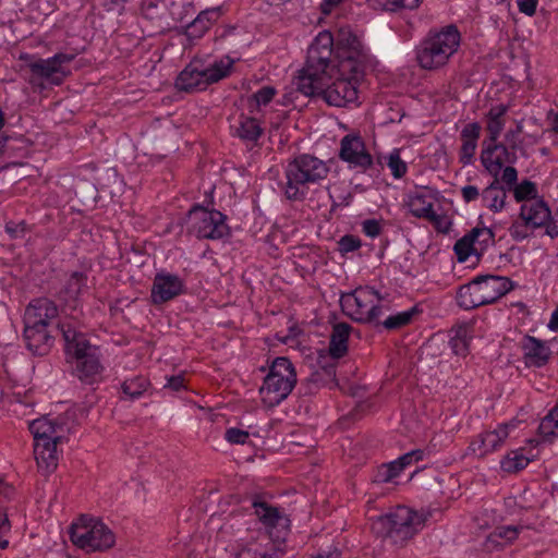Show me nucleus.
<instances>
[{"label":"nucleus","instance_id":"f257e3e1","mask_svg":"<svg viewBox=\"0 0 558 558\" xmlns=\"http://www.w3.org/2000/svg\"><path fill=\"white\" fill-rule=\"evenodd\" d=\"M69 293L68 287H64L57 296L59 304L49 299L40 298L32 301L26 307L23 319V338L27 349L34 354H47L53 344L56 337L53 332H56L62 335L65 361H70L69 330H65L59 322L56 323L54 330L49 329V326L57 319L59 311L63 312L65 310Z\"/></svg>","mask_w":558,"mask_h":558},{"label":"nucleus","instance_id":"f03ea898","mask_svg":"<svg viewBox=\"0 0 558 558\" xmlns=\"http://www.w3.org/2000/svg\"><path fill=\"white\" fill-rule=\"evenodd\" d=\"M330 172L327 161L313 154L301 153L288 159L283 166L280 189L290 202H303L310 189L322 185Z\"/></svg>","mask_w":558,"mask_h":558},{"label":"nucleus","instance_id":"7ed1b4c3","mask_svg":"<svg viewBox=\"0 0 558 558\" xmlns=\"http://www.w3.org/2000/svg\"><path fill=\"white\" fill-rule=\"evenodd\" d=\"M333 35L328 31L320 32L307 49L304 66L298 72L293 84L302 94H312V82L335 72Z\"/></svg>","mask_w":558,"mask_h":558},{"label":"nucleus","instance_id":"20e7f679","mask_svg":"<svg viewBox=\"0 0 558 558\" xmlns=\"http://www.w3.org/2000/svg\"><path fill=\"white\" fill-rule=\"evenodd\" d=\"M460 43L461 34L453 24L430 29L415 48L416 61L424 70H438L458 51Z\"/></svg>","mask_w":558,"mask_h":558},{"label":"nucleus","instance_id":"39448f33","mask_svg":"<svg viewBox=\"0 0 558 558\" xmlns=\"http://www.w3.org/2000/svg\"><path fill=\"white\" fill-rule=\"evenodd\" d=\"M424 525V518L405 506L378 517L372 524L373 532L395 546H403Z\"/></svg>","mask_w":558,"mask_h":558},{"label":"nucleus","instance_id":"423d86ee","mask_svg":"<svg viewBox=\"0 0 558 558\" xmlns=\"http://www.w3.org/2000/svg\"><path fill=\"white\" fill-rule=\"evenodd\" d=\"M232 64L233 61L229 58L214 61L194 58L179 73L175 87L185 93L205 90L209 85L229 76Z\"/></svg>","mask_w":558,"mask_h":558},{"label":"nucleus","instance_id":"0eeeda50","mask_svg":"<svg viewBox=\"0 0 558 558\" xmlns=\"http://www.w3.org/2000/svg\"><path fill=\"white\" fill-rule=\"evenodd\" d=\"M512 288L513 282L507 277L480 275L459 288L457 303L461 308L473 310L496 302Z\"/></svg>","mask_w":558,"mask_h":558},{"label":"nucleus","instance_id":"6e6552de","mask_svg":"<svg viewBox=\"0 0 558 558\" xmlns=\"http://www.w3.org/2000/svg\"><path fill=\"white\" fill-rule=\"evenodd\" d=\"M296 381L295 367L290 359L275 357L268 365V373L258 390L263 404L267 408L279 405L292 392Z\"/></svg>","mask_w":558,"mask_h":558},{"label":"nucleus","instance_id":"1a4fd4ad","mask_svg":"<svg viewBox=\"0 0 558 558\" xmlns=\"http://www.w3.org/2000/svg\"><path fill=\"white\" fill-rule=\"evenodd\" d=\"M332 73L312 82L313 93L306 97H322L329 106L344 107L357 99V84L363 77H353L351 73H341L337 68Z\"/></svg>","mask_w":558,"mask_h":558},{"label":"nucleus","instance_id":"9d476101","mask_svg":"<svg viewBox=\"0 0 558 558\" xmlns=\"http://www.w3.org/2000/svg\"><path fill=\"white\" fill-rule=\"evenodd\" d=\"M383 296L372 287H357L341 295L340 304L343 312L353 320L364 324L379 325L383 313Z\"/></svg>","mask_w":558,"mask_h":558},{"label":"nucleus","instance_id":"9b49d317","mask_svg":"<svg viewBox=\"0 0 558 558\" xmlns=\"http://www.w3.org/2000/svg\"><path fill=\"white\" fill-rule=\"evenodd\" d=\"M100 348L89 337L72 329V359L78 379L85 384L96 383L104 371Z\"/></svg>","mask_w":558,"mask_h":558},{"label":"nucleus","instance_id":"f8f14e48","mask_svg":"<svg viewBox=\"0 0 558 558\" xmlns=\"http://www.w3.org/2000/svg\"><path fill=\"white\" fill-rule=\"evenodd\" d=\"M337 68L341 73H351L353 77H363L366 68V54L359 37L350 26H342L333 36Z\"/></svg>","mask_w":558,"mask_h":558},{"label":"nucleus","instance_id":"ddd939ff","mask_svg":"<svg viewBox=\"0 0 558 558\" xmlns=\"http://www.w3.org/2000/svg\"><path fill=\"white\" fill-rule=\"evenodd\" d=\"M72 544L86 553L104 551L116 544V536L102 522L82 514L72 522Z\"/></svg>","mask_w":558,"mask_h":558},{"label":"nucleus","instance_id":"4468645a","mask_svg":"<svg viewBox=\"0 0 558 558\" xmlns=\"http://www.w3.org/2000/svg\"><path fill=\"white\" fill-rule=\"evenodd\" d=\"M191 230L198 239L222 240L230 235L227 216L216 209H207L198 204L189 210Z\"/></svg>","mask_w":558,"mask_h":558},{"label":"nucleus","instance_id":"2eb2a0df","mask_svg":"<svg viewBox=\"0 0 558 558\" xmlns=\"http://www.w3.org/2000/svg\"><path fill=\"white\" fill-rule=\"evenodd\" d=\"M70 62V56L57 53L48 59L31 60L27 64L29 69V83L32 85L46 88L50 85H60L65 80L69 70L65 64Z\"/></svg>","mask_w":558,"mask_h":558},{"label":"nucleus","instance_id":"dca6fc26","mask_svg":"<svg viewBox=\"0 0 558 558\" xmlns=\"http://www.w3.org/2000/svg\"><path fill=\"white\" fill-rule=\"evenodd\" d=\"M253 508L256 517L267 529V533L262 536L283 546L289 533L290 520L278 508L265 501H254Z\"/></svg>","mask_w":558,"mask_h":558},{"label":"nucleus","instance_id":"f3484780","mask_svg":"<svg viewBox=\"0 0 558 558\" xmlns=\"http://www.w3.org/2000/svg\"><path fill=\"white\" fill-rule=\"evenodd\" d=\"M518 157L515 151L510 150L505 144L498 142H483L481 162L493 178H499L506 165L515 163Z\"/></svg>","mask_w":558,"mask_h":558},{"label":"nucleus","instance_id":"a211bd4d","mask_svg":"<svg viewBox=\"0 0 558 558\" xmlns=\"http://www.w3.org/2000/svg\"><path fill=\"white\" fill-rule=\"evenodd\" d=\"M339 158L353 168L363 171L373 166V157L366 150L363 138L357 134H347L340 141Z\"/></svg>","mask_w":558,"mask_h":558},{"label":"nucleus","instance_id":"6ab92c4d","mask_svg":"<svg viewBox=\"0 0 558 558\" xmlns=\"http://www.w3.org/2000/svg\"><path fill=\"white\" fill-rule=\"evenodd\" d=\"M184 288V281L178 275L166 271L158 272L150 290L151 302L156 305L169 302L181 295Z\"/></svg>","mask_w":558,"mask_h":558},{"label":"nucleus","instance_id":"aec40b11","mask_svg":"<svg viewBox=\"0 0 558 558\" xmlns=\"http://www.w3.org/2000/svg\"><path fill=\"white\" fill-rule=\"evenodd\" d=\"M284 554V546L270 542L268 537L259 536L255 541L241 544L234 558H282Z\"/></svg>","mask_w":558,"mask_h":558},{"label":"nucleus","instance_id":"412c9836","mask_svg":"<svg viewBox=\"0 0 558 558\" xmlns=\"http://www.w3.org/2000/svg\"><path fill=\"white\" fill-rule=\"evenodd\" d=\"M525 365L542 367L549 361L551 351L546 343L535 337L525 336L522 341Z\"/></svg>","mask_w":558,"mask_h":558},{"label":"nucleus","instance_id":"4be33fe9","mask_svg":"<svg viewBox=\"0 0 558 558\" xmlns=\"http://www.w3.org/2000/svg\"><path fill=\"white\" fill-rule=\"evenodd\" d=\"M481 131L482 126L478 122L468 123L463 126L460 134L462 145L459 153V160L463 166L472 163Z\"/></svg>","mask_w":558,"mask_h":558},{"label":"nucleus","instance_id":"5701e85b","mask_svg":"<svg viewBox=\"0 0 558 558\" xmlns=\"http://www.w3.org/2000/svg\"><path fill=\"white\" fill-rule=\"evenodd\" d=\"M550 214V208L543 198H538L530 204L525 203L520 208V218L526 225H531L532 229H538L546 225Z\"/></svg>","mask_w":558,"mask_h":558},{"label":"nucleus","instance_id":"b1692460","mask_svg":"<svg viewBox=\"0 0 558 558\" xmlns=\"http://www.w3.org/2000/svg\"><path fill=\"white\" fill-rule=\"evenodd\" d=\"M62 439L54 436V440L34 442V454L39 468L52 472L58 464L57 444Z\"/></svg>","mask_w":558,"mask_h":558},{"label":"nucleus","instance_id":"393cba45","mask_svg":"<svg viewBox=\"0 0 558 558\" xmlns=\"http://www.w3.org/2000/svg\"><path fill=\"white\" fill-rule=\"evenodd\" d=\"M351 331L352 326L348 323H338L333 325L328 347L329 355L332 359H341L348 353V341Z\"/></svg>","mask_w":558,"mask_h":558},{"label":"nucleus","instance_id":"a878e982","mask_svg":"<svg viewBox=\"0 0 558 558\" xmlns=\"http://www.w3.org/2000/svg\"><path fill=\"white\" fill-rule=\"evenodd\" d=\"M508 190L500 184L499 178H494L493 182L482 191L483 206L494 213H499L506 205Z\"/></svg>","mask_w":558,"mask_h":558},{"label":"nucleus","instance_id":"bb28decb","mask_svg":"<svg viewBox=\"0 0 558 558\" xmlns=\"http://www.w3.org/2000/svg\"><path fill=\"white\" fill-rule=\"evenodd\" d=\"M507 112L508 106L500 104L493 106L486 113V130L488 133L487 142H498V138L505 128V116Z\"/></svg>","mask_w":558,"mask_h":558},{"label":"nucleus","instance_id":"cd10ccee","mask_svg":"<svg viewBox=\"0 0 558 558\" xmlns=\"http://www.w3.org/2000/svg\"><path fill=\"white\" fill-rule=\"evenodd\" d=\"M452 336L449 345L456 355L466 356L470 351V341L473 338V328L469 324L460 325L451 329Z\"/></svg>","mask_w":558,"mask_h":558},{"label":"nucleus","instance_id":"c85d7f7f","mask_svg":"<svg viewBox=\"0 0 558 558\" xmlns=\"http://www.w3.org/2000/svg\"><path fill=\"white\" fill-rule=\"evenodd\" d=\"M235 134L244 142L256 143L263 134V128L257 119L241 114Z\"/></svg>","mask_w":558,"mask_h":558},{"label":"nucleus","instance_id":"c756f323","mask_svg":"<svg viewBox=\"0 0 558 558\" xmlns=\"http://www.w3.org/2000/svg\"><path fill=\"white\" fill-rule=\"evenodd\" d=\"M29 430L33 434L34 442L54 440V436H58L57 424L46 417L31 422Z\"/></svg>","mask_w":558,"mask_h":558},{"label":"nucleus","instance_id":"7c9ffc66","mask_svg":"<svg viewBox=\"0 0 558 558\" xmlns=\"http://www.w3.org/2000/svg\"><path fill=\"white\" fill-rule=\"evenodd\" d=\"M408 207L410 213L416 218L426 219L434 210L430 196L423 193H414L409 197Z\"/></svg>","mask_w":558,"mask_h":558},{"label":"nucleus","instance_id":"2f4dec72","mask_svg":"<svg viewBox=\"0 0 558 558\" xmlns=\"http://www.w3.org/2000/svg\"><path fill=\"white\" fill-rule=\"evenodd\" d=\"M469 233L478 252V257H481L486 250L495 243V233L487 227H475Z\"/></svg>","mask_w":558,"mask_h":558},{"label":"nucleus","instance_id":"473e14b6","mask_svg":"<svg viewBox=\"0 0 558 558\" xmlns=\"http://www.w3.org/2000/svg\"><path fill=\"white\" fill-rule=\"evenodd\" d=\"M367 2L375 9L398 12L400 10H415L421 5L422 0H367Z\"/></svg>","mask_w":558,"mask_h":558},{"label":"nucleus","instance_id":"72a5a7b5","mask_svg":"<svg viewBox=\"0 0 558 558\" xmlns=\"http://www.w3.org/2000/svg\"><path fill=\"white\" fill-rule=\"evenodd\" d=\"M149 387V380L143 376H136L122 383V392L132 401L140 399Z\"/></svg>","mask_w":558,"mask_h":558},{"label":"nucleus","instance_id":"f704fd0d","mask_svg":"<svg viewBox=\"0 0 558 558\" xmlns=\"http://www.w3.org/2000/svg\"><path fill=\"white\" fill-rule=\"evenodd\" d=\"M529 463L530 459L521 450H513L502 458L500 468L507 473H517L526 468Z\"/></svg>","mask_w":558,"mask_h":558},{"label":"nucleus","instance_id":"c9c22d12","mask_svg":"<svg viewBox=\"0 0 558 558\" xmlns=\"http://www.w3.org/2000/svg\"><path fill=\"white\" fill-rule=\"evenodd\" d=\"M538 434L544 440H549L550 437H558V405L542 418L538 425Z\"/></svg>","mask_w":558,"mask_h":558},{"label":"nucleus","instance_id":"e433bc0d","mask_svg":"<svg viewBox=\"0 0 558 558\" xmlns=\"http://www.w3.org/2000/svg\"><path fill=\"white\" fill-rule=\"evenodd\" d=\"M417 313V306H413L408 311L390 315L380 324L388 330H397L409 325Z\"/></svg>","mask_w":558,"mask_h":558},{"label":"nucleus","instance_id":"4c0bfd02","mask_svg":"<svg viewBox=\"0 0 558 558\" xmlns=\"http://www.w3.org/2000/svg\"><path fill=\"white\" fill-rule=\"evenodd\" d=\"M511 191L518 203L539 198L536 184L527 179L523 180L521 183H517Z\"/></svg>","mask_w":558,"mask_h":558},{"label":"nucleus","instance_id":"58836bf2","mask_svg":"<svg viewBox=\"0 0 558 558\" xmlns=\"http://www.w3.org/2000/svg\"><path fill=\"white\" fill-rule=\"evenodd\" d=\"M72 190L82 205L96 201L97 189L92 181L77 180Z\"/></svg>","mask_w":558,"mask_h":558},{"label":"nucleus","instance_id":"ea45409f","mask_svg":"<svg viewBox=\"0 0 558 558\" xmlns=\"http://www.w3.org/2000/svg\"><path fill=\"white\" fill-rule=\"evenodd\" d=\"M474 245L475 244L473 243L470 233H466L461 239H459L453 246V251L457 255L458 262L464 263L471 255H475L477 258H480L478 252Z\"/></svg>","mask_w":558,"mask_h":558},{"label":"nucleus","instance_id":"a19ab883","mask_svg":"<svg viewBox=\"0 0 558 558\" xmlns=\"http://www.w3.org/2000/svg\"><path fill=\"white\" fill-rule=\"evenodd\" d=\"M90 280L86 270L72 272V292L76 294L75 301L90 295Z\"/></svg>","mask_w":558,"mask_h":558},{"label":"nucleus","instance_id":"79ce46f5","mask_svg":"<svg viewBox=\"0 0 558 558\" xmlns=\"http://www.w3.org/2000/svg\"><path fill=\"white\" fill-rule=\"evenodd\" d=\"M401 472V469L395 461L384 463L374 472L373 482L378 484L391 482L399 476Z\"/></svg>","mask_w":558,"mask_h":558},{"label":"nucleus","instance_id":"37998d69","mask_svg":"<svg viewBox=\"0 0 558 558\" xmlns=\"http://www.w3.org/2000/svg\"><path fill=\"white\" fill-rule=\"evenodd\" d=\"M485 439H486V447L490 448L492 452L499 449V447L502 445L505 439L508 437V425L502 424L499 425L494 430H488L483 433Z\"/></svg>","mask_w":558,"mask_h":558},{"label":"nucleus","instance_id":"c03bdc74","mask_svg":"<svg viewBox=\"0 0 558 558\" xmlns=\"http://www.w3.org/2000/svg\"><path fill=\"white\" fill-rule=\"evenodd\" d=\"M387 166L395 179L403 178L408 171V165L401 159L399 149H393L389 154Z\"/></svg>","mask_w":558,"mask_h":558},{"label":"nucleus","instance_id":"a18cd8bd","mask_svg":"<svg viewBox=\"0 0 558 558\" xmlns=\"http://www.w3.org/2000/svg\"><path fill=\"white\" fill-rule=\"evenodd\" d=\"M337 246L338 252L344 256L349 253L357 251L362 246V241L356 235L345 234L338 240Z\"/></svg>","mask_w":558,"mask_h":558},{"label":"nucleus","instance_id":"49530a36","mask_svg":"<svg viewBox=\"0 0 558 558\" xmlns=\"http://www.w3.org/2000/svg\"><path fill=\"white\" fill-rule=\"evenodd\" d=\"M522 527L514 525L497 526L489 535V538L496 541L497 538L505 539L506 543L513 542Z\"/></svg>","mask_w":558,"mask_h":558},{"label":"nucleus","instance_id":"de8ad7c7","mask_svg":"<svg viewBox=\"0 0 558 558\" xmlns=\"http://www.w3.org/2000/svg\"><path fill=\"white\" fill-rule=\"evenodd\" d=\"M208 29L209 28L205 25L204 21L197 15L185 26L184 34L189 39H199Z\"/></svg>","mask_w":558,"mask_h":558},{"label":"nucleus","instance_id":"09e8293b","mask_svg":"<svg viewBox=\"0 0 558 558\" xmlns=\"http://www.w3.org/2000/svg\"><path fill=\"white\" fill-rule=\"evenodd\" d=\"M225 439L232 445H244L250 439V433L241 428L230 427L225 433Z\"/></svg>","mask_w":558,"mask_h":558},{"label":"nucleus","instance_id":"8fccbe9b","mask_svg":"<svg viewBox=\"0 0 558 558\" xmlns=\"http://www.w3.org/2000/svg\"><path fill=\"white\" fill-rule=\"evenodd\" d=\"M425 452L421 449H415L404 453L395 460L396 464L403 471L407 466L411 465L413 462H418L424 459Z\"/></svg>","mask_w":558,"mask_h":558},{"label":"nucleus","instance_id":"3c124183","mask_svg":"<svg viewBox=\"0 0 558 558\" xmlns=\"http://www.w3.org/2000/svg\"><path fill=\"white\" fill-rule=\"evenodd\" d=\"M501 177L499 178L500 184L505 186L508 191H511L512 187L517 184L518 181V171L512 165H508L502 168Z\"/></svg>","mask_w":558,"mask_h":558},{"label":"nucleus","instance_id":"603ef678","mask_svg":"<svg viewBox=\"0 0 558 558\" xmlns=\"http://www.w3.org/2000/svg\"><path fill=\"white\" fill-rule=\"evenodd\" d=\"M323 375H325L327 377V380H333L336 377V365L328 364V365L322 366V372L313 373L310 377V381L315 385H320L324 381L322 378Z\"/></svg>","mask_w":558,"mask_h":558},{"label":"nucleus","instance_id":"864d4df0","mask_svg":"<svg viewBox=\"0 0 558 558\" xmlns=\"http://www.w3.org/2000/svg\"><path fill=\"white\" fill-rule=\"evenodd\" d=\"M275 95V87L264 86L253 95V98L256 101L257 106H266L272 100Z\"/></svg>","mask_w":558,"mask_h":558},{"label":"nucleus","instance_id":"5fc2aeb1","mask_svg":"<svg viewBox=\"0 0 558 558\" xmlns=\"http://www.w3.org/2000/svg\"><path fill=\"white\" fill-rule=\"evenodd\" d=\"M469 450L476 454L477 457L482 458V457H485L486 454L490 453L492 450L490 448H487L486 447V439L482 434H480L469 446Z\"/></svg>","mask_w":558,"mask_h":558},{"label":"nucleus","instance_id":"6e6d98bb","mask_svg":"<svg viewBox=\"0 0 558 558\" xmlns=\"http://www.w3.org/2000/svg\"><path fill=\"white\" fill-rule=\"evenodd\" d=\"M426 219L432 222L439 232L447 233L450 229L451 222L445 215H438L433 210Z\"/></svg>","mask_w":558,"mask_h":558},{"label":"nucleus","instance_id":"4d7b16f0","mask_svg":"<svg viewBox=\"0 0 558 558\" xmlns=\"http://www.w3.org/2000/svg\"><path fill=\"white\" fill-rule=\"evenodd\" d=\"M527 228H531V225H526L525 221L523 222H513L509 228L510 236L514 241H523L529 236Z\"/></svg>","mask_w":558,"mask_h":558},{"label":"nucleus","instance_id":"13d9d810","mask_svg":"<svg viewBox=\"0 0 558 558\" xmlns=\"http://www.w3.org/2000/svg\"><path fill=\"white\" fill-rule=\"evenodd\" d=\"M383 227L377 219H366L362 222V231L368 238H376L381 233Z\"/></svg>","mask_w":558,"mask_h":558},{"label":"nucleus","instance_id":"bf43d9fd","mask_svg":"<svg viewBox=\"0 0 558 558\" xmlns=\"http://www.w3.org/2000/svg\"><path fill=\"white\" fill-rule=\"evenodd\" d=\"M26 230H27V225L25 223V221H21L19 223L9 221L5 223V232L12 239H19V238L24 236Z\"/></svg>","mask_w":558,"mask_h":558},{"label":"nucleus","instance_id":"052dcab7","mask_svg":"<svg viewBox=\"0 0 558 558\" xmlns=\"http://www.w3.org/2000/svg\"><path fill=\"white\" fill-rule=\"evenodd\" d=\"M221 9L219 7L217 8H210L203 10L198 13V16L204 21L205 25H207L208 28L211 27L214 23L218 20L220 16Z\"/></svg>","mask_w":558,"mask_h":558},{"label":"nucleus","instance_id":"680f3d73","mask_svg":"<svg viewBox=\"0 0 558 558\" xmlns=\"http://www.w3.org/2000/svg\"><path fill=\"white\" fill-rule=\"evenodd\" d=\"M221 9L219 7L217 8H210L203 10L198 13V16L204 21L205 25H207L208 28L211 27L214 23L218 20L220 16Z\"/></svg>","mask_w":558,"mask_h":558},{"label":"nucleus","instance_id":"e2e57ef3","mask_svg":"<svg viewBox=\"0 0 558 558\" xmlns=\"http://www.w3.org/2000/svg\"><path fill=\"white\" fill-rule=\"evenodd\" d=\"M482 192L475 185H464L461 187V196L465 203H471L480 197L482 198Z\"/></svg>","mask_w":558,"mask_h":558},{"label":"nucleus","instance_id":"0e129e2a","mask_svg":"<svg viewBox=\"0 0 558 558\" xmlns=\"http://www.w3.org/2000/svg\"><path fill=\"white\" fill-rule=\"evenodd\" d=\"M517 4L521 13L533 16L536 13L538 0H517Z\"/></svg>","mask_w":558,"mask_h":558},{"label":"nucleus","instance_id":"69168bd1","mask_svg":"<svg viewBox=\"0 0 558 558\" xmlns=\"http://www.w3.org/2000/svg\"><path fill=\"white\" fill-rule=\"evenodd\" d=\"M543 227L545 228V233L551 239L558 236V219H554L551 215Z\"/></svg>","mask_w":558,"mask_h":558},{"label":"nucleus","instance_id":"338daca9","mask_svg":"<svg viewBox=\"0 0 558 558\" xmlns=\"http://www.w3.org/2000/svg\"><path fill=\"white\" fill-rule=\"evenodd\" d=\"M166 388H170L173 391H179L184 387V378L180 375L172 376L168 379Z\"/></svg>","mask_w":558,"mask_h":558},{"label":"nucleus","instance_id":"774afa93","mask_svg":"<svg viewBox=\"0 0 558 558\" xmlns=\"http://www.w3.org/2000/svg\"><path fill=\"white\" fill-rule=\"evenodd\" d=\"M314 558H341V551L337 547H331L328 550H323Z\"/></svg>","mask_w":558,"mask_h":558}]
</instances>
